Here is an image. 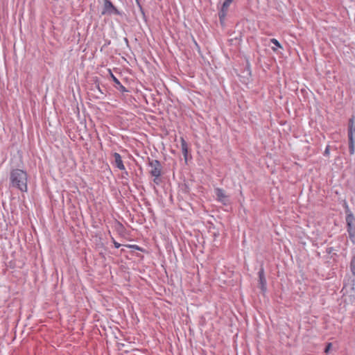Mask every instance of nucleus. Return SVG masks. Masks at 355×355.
Returning <instances> with one entry per match:
<instances>
[{
	"mask_svg": "<svg viewBox=\"0 0 355 355\" xmlns=\"http://www.w3.org/2000/svg\"><path fill=\"white\" fill-rule=\"evenodd\" d=\"M10 185L17 188L21 192H26L28 190V174L19 168H15L10 173Z\"/></svg>",
	"mask_w": 355,
	"mask_h": 355,
	"instance_id": "obj_1",
	"label": "nucleus"
},
{
	"mask_svg": "<svg viewBox=\"0 0 355 355\" xmlns=\"http://www.w3.org/2000/svg\"><path fill=\"white\" fill-rule=\"evenodd\" d=\"M149 166L150 167V173L154 177L153 182L156 184H159L160 183V178L162 174V165L158 160H152L149 162Z\"/></svg>",
	"mask_w": 355,
	"mask_h": 355,
	"instance_id": "obj_2",
	"label": "nucleus"
},
{
	"mask_svg": "<svg viewBox=\"0 0 355 355\" xmlns=\"http://www.w3.org/2000/svg\"><path fill=\"white\" fill-rule=\"evenodd\" d=\"M105 14H119L118 10L113 6V4L110 0L104 1V6L103 10L102 11V15Z\"/></svg>",
	"mask_w": 355,
	"mask_h": 355,
	"instance_id": "obj_3",
	"label": "nucleus"
},
{
	"mask_svg": "<svg viewBox=\"0 0 355 355\" xmlns=\"http://www.w3.org/2000/svg\"><path fill=\"white\" fill-rule=\"evenodd\" d=\"M215 194L218 202L223 203V205L227 204L228 196L226 195L225 191L223 189H215Z\"/></svg>",
	"mask_w": 355,
	"mask_h": 355,
	"instance_id": "obj_4",
	"label": "nucleus"
},
{
	"mask_svg": "<svg viewBox=\"0 0 355 355\" xmlns=\"http://www.w3.org/2000/svg\"><path fill=\"white\" fill-rule=\"evenodd\" d=\"M112 156L114 159V166L118 168L121 171L125 170V167L123 164V162L121 159V156L118 153H114L112 154Z\"/></svg>",
	"mask_w": 355,
	"mask_h": 355,
	"instance_id": "obj_5",
	"label": "nucleus"
},
{
	"mask_svg": "<svg viewBox=\"0 0 355 355\" xmlns=\"http://www.w3.org/2000/svg\"><path fill=\"white\" fill-rule=\"evenodd\" d=\"M232 1H233V0H225V1L223 2V3L222 5L221 10L219 12V17H220V20L223 19L225 17L227 12L228 11L229 7L231 5V3H232Z\"/></svg>",
	"mask_w": 355,
	"mask_h": 355,
	"instance_id": "obj_6",
	"label": "nucleus"
},
{
	"mask_svg": "<svg viewBox=\"0 0 355 355\" xmlns=\"http://www.w3.org/2000/svg\"><path fill=\"white\" fill-rule=\"evenodd\" d=\"M182 152L184 158L185 162L187 161V156L189 153V148L187 141L183 137L180 138Z\"/></svg>",
	"mask_w": 355,
	"mask_h": 355,
	"instance_id": "obj_7",
	"label": "nucleus"
},
{
	"mask_svg": "<svg viewBox=\"0 0 355 355\" xmlns=\"http://www.w3.org/2000/svg\"><path fill=\"white\" fill-rule=\"evenodd\" d=\"M355 125L354 119H350L349 121L348 137L349 139H354Z\"/></svg>",
	"mask_w": 355,
	"mask_h": 355,
	"instance_id": "obj_8",
	"label": "nucleus"
},
{
	"mask_svg": "<svg viewBox=\"0 0 355 355\" xmlns=\"http://www.w3.org/2000/svg\"><path fill=\"white\" fill-rule=\"evenodd\" d=\"M259 278L261 290L264 291L266 290V280L264 276V271L263 268L261 269L260 271L259 272Z\"/></svg>",
	"mask_w": 355,
	"mask_h": 355,
	"instance_id": "obj_9",
	"label": "nucleus"
},
{
	"mask_svg": "<svg viewBox=\"0 0 355 355\" xmlns=\"http://www.w3.org/2000/svg\"><path fill=\"white\" fill-rule=\"evenodd\" d=\"M270 42L272 43L275 46V47H272V49L273 51H277V48H279V49L283 48L282 46L281 45V44L278 42V40L275 38L271 39Z\"/></svg>",
	"mask_w": 355,
	"mask_h": 355,
	"instance_id": "obj_10",
	"label": "nucleus"
},
{
	"mask_svg": "<svg viewBox=\"0 0 355 355\" xmlns=\"http://www.w3.org/2000/svg\"><path fill=\"white\" fill-rule=\"evenodd\" d=\"M349 149L350 155H354L355 152V141L354 139H349Z\"/></svg>",
	"mask_w": 355,
	"mask_h": 355,
	"instance_id": "obj_11",
	"label": "nucleus"
},
{
	"mask_svg": "<svg viewBox=\"0 0 355 355\" xmlns=\"http://www.w3.org/2000/svg\"><path fill=\"white\" fill-rule=\"evenodd\" d=\"M354 217L353 214H347V216L346 217V221H347L348 226L350 227L352 223L354 222Z\"/></svg>",
	"mask_w": 355,
	"mask_h": 355,
	"instance_id": "obj_12",
	"label": "nucleus"
},
{
	"mask_svg": "<svg viewBox=\"0 0 355 355\" xmlns=\"http://www.w3.org/2000/svg\"><path fill=\"white\" fill-rule=\"evenodd\" d=\"M351 271L353 275H355V255L352 257L350 263Z\"/></svg>",
	"mask_w": 355,
	"mask_h": 355,
	"instance_id": "obj_13",
	"label": "nucleus"
},
{
	"mask_svg": "<svg viewBox=\"0 0 355 355\" xmlns=\"http://www.w3.org/2000/svg\"><path fill=\"white\" fill-rule=\"evenodd\" d=\"M331 347H332V344H331V343H329L327 345V346H326V347H325V349H324V352H325V353H328V352L331 350Z\"/></svg>",
	"mask_w": 355,
	"mask_h": 355,
	"instance_id": "obj_14",
	"label": "nucleus"
},
{
	"mask_svg": "<svg viewBox=\"0 0 355 355\" xmlns=\"http://www.w3.org/2000/svg\"><path fill=\"white\" fill-rule=\"evenodd\" d=\"M329 153H330L329 146H327L325 150H324V154L326 156H329Z\"/></svg>",
	"mask_w": 355,
	"mask_h": 355,
	"instance_id": "obj_15",
	"label": "nucleus"
},
{
	"mask_svg": "<svg viewBox=\"0 0 355 355\" xmlns=\"http://www.w3.org/2000/svg\"><path fill=\"white\" fill-rule=\"evenodd\" d=\"M112 79H113V81H114L116 84H117V85H121V83H120L119 80H118V79H117V78H116L113 74H112Z\"/></svg>",
	"mask_w": 355,
	"mask_h": 355,
	"instance_id": "obj_16",
	"label": "nucleus"
},
{
	"mask_svg": "<svg viewBox=\"0 0 355 355\" xmlns=\"http://www.w3.org/2000/svg\"><path fill=\"white\" fill-rule=\"evenodd\" d=\"M112 240H113V243L114 245V247L116 248H119L121 246V244L117 243L114 239H112Z\"/></svg>",
	"mask_w": 355,
	"mask_h": 355,
	"instance_id": "obj_17",
	"label": "nucleus"
}]
</instances>
